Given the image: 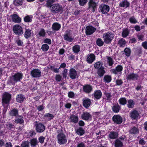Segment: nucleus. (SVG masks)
Listing matches in <instances>:
<instances>
[{
    "mask_svg": "<svg viewBox=\"0 0 147 147\" xmlns=\"http://www.w3.org/2000/svg\"><path fill=\"white\" fill-rule=\"evenodd\" d=\"M46 6L47 7H50L51 12L54 14H57L59 12L61 13L63 11L62 6L58 3L51 4L49 5L47 2H46Z\"/></svg>",
    "mask_w": 147,
    "mask_h": 147,
    "instance_id": "f257e3e1",
    "label": "nucleus"
},
{
    "mask_svg": "<svg viewBox=\"0 0 147 147\" xmlns=\"http://www.w3.org/2000/svg\"><path fill=\"white\" fill-rule=\"evenodd\" d=\"M114 33L111 31L105 33L102 35V38L105 43L106 44H110L115 38Z\"/></svg>",
    "mask_w": 147,
    "mask_h": 147,
    "instance_id": "f03ea898",
    "label": "nucleus"
},
{
    "mask_svg": "<svg viewBox=\"0 0 147 147\" xmlns=\"http://www.w3.org/2000/svg\"><path fill=\"white\" fill-rule=\"evenodd\" d=\"M13 30L15 34L19 36H21L24 33L23 28L19 24L14 25L13 26Z\"/></svg>",
    "mask_w": 147,
    "mask_h": 147,
    "instance_id": "7ed1b4c3",
    "label": "nucleus"
},
{
    "mask_svg": "<svg viewBox=\"0 0 147 147\" xmlns=\"http://www.w3.org/2000/svg\"><path fill=\"white\" fill-rule=\"evenodd\" d=\"M57 138L58 143L60 145L64 144L67 142L66 135L63 133L58 134Z\"/></svg>",
    "mask_w": 147,
    "mask_h": 147,
    "instance_id": "20e7f679",
    "label": "nucleus"
},
{
    "mask_svg": "<svg viewBox=\"0 0 147 147\" xmlns=\"http://www.w3.org/2000/svg\"><path fill=\"white\" fill-rule=\"evenodd\" d=\"M11 97V95L7 92H5L2 98V103L3 105L9 104Z\"/></svg>",
    "mask_w": 147,
    "mask_h": 147,
    "instance_id": "39448f33",
    "label": "nucleus"
},
{
    "mask_svg": "<svg viewBox=\"0 0 147 147\" xmlns=\"http://www.w3.org/2000/svg\"><path fill=\"white\" fill-rule=\"evenodd\" d=\"M100 11L103 14H105L109 12L110 10L109 7L104 3L101 4L99 7Z\"/></svg>",
    "mask_w": 147,
    "mask_h": 147,
    "instance_id": "423d86ee",
    "label": "nucleus"
},
{
    "mask_svg": "<svg viewBox=\"0 0 147 147\" xmlns=\"http://www.w3.org/2000/svg\"><path fill=\"white\" fill-rule=\"evenodd\" d=\"M129 114L130 118L133 120L138 121L140 118L139 113L136 110L131 111Z\"/></svg>",
    "mask_w": 147,
    "mask_h": 147,
    "instance_id": "0eeeda50",
    "label": "nucleus"
},
{
    "mask_svg": "<svg viewBox=\"0 0 147 147\" xmlns=\"http://www.w3.org/2000/svg\"><path fill=\"white\" fill-rule=\"evenodd\" d=\"M96 30V28L92 26H88L86 27L85 33L87 36L93 34Z\"/></svg>",
    "mask_w": 147,
    "mask_h": 147,
    "instance_id": "6e6552de",
    "label": "nucleus"
},
{
    "mask_svg": "<svg viewBox=\"0 0 147 147\" xmlns=\"http://www.w3.org/2000/svg\"><path fill=\"white\" fill-rule=\"evenodd\" d=\"M88 9L94 12L97 9V4L93 0H90L88 3Z\"/></svg>",
    "mask_w": 147,
    "mask_h": 147,
    "instance_id": "1a4fd4ad",
    "label": "nucleus"
},
{
    "mask_svg": "<svg viewBox=\"0 0 147 147\" xmlns=\"http://www.w3.org/2000/svg\"><path fill=\"white\" fill-rule=\"evenodd\" d=\"M35 129L36 131L38 133L43 132L45 129L44 125L41 123H37L35 125Z\"/></svg>",
    "mask_w": 147,
    "mask_h": 147,
    "instance_id": "9d476101",
    "label": "nucleus"
},
{
    "mask_svg": "<svg viewBox=\"0 0 147 147\" xmlns=\"http://www.w3.org/2000/svg\"><path fill=\"white\" fill-rule=\"evenodd\" d=\"M112 121L116 124H120L123 122V118L119 115H114L112 118Z\"/></svg>",
    "mask_w": 147,
    "mask_h": 147,
    "instance_id": "9b49d317",
    "label": "nucleus"
},
{
    "mask_svg": "<svg viewBox=\"0 0 147 147\" xmlns=\"http://www.w3.org/2000/svg\"><path fill=\"white\" fill-rule=\"evenodd\" d=\"M31 76L33 78H39L41 76V72L40 70L38 69H34L30 73Z\"/></svg>",
    "mask_w": 147,
    "mask_h": 147,
    "instance_id": "f8f14e48",
    "label": "nucleus"
},
{
    "mask_svg": "<svg viewBox=\"0 0 147 147\" xmlns=\"http://www.w3.org/2000/svg\"><path fill=\"white\" fill-rule=\"evenodd\" d=\"M23 74L22 73L17 72L12 76L15 82H20L23 78Z\"/></svg>",
    "mask_w": 147,
    "mask_h": 147,
    "instance_id": "ddd939ff",
    "label": "nucleus"
},
{
    "mask_svg": "<svg viewBox=\"0 0 147 147\" xmlns=\"http://www.w3.org/2000/svg\"><path fill=\"white\" fill-rule=\"evenodd\" d=\"M13 22L16 23H20L21 21V19L18 15L14 14L10 15Z\"/></svg>",
    "mask_w": 147,
    "mask_h": 147,
    "instance_id": "4468645a",
    "label": "nucleus"
},
{
    "mask_svg": "<svg viewBox=\"0 0 147 147\" xmlns=\"http://www.w3.org/2000/svg\"><path fill=\"white\" fill-rule=\"evenodd\" d=\"M139 77L138 74L134 73H131L128 75L126 77L127 80H137Z\"/></svg>",
    "mask_w": 147,
    "mask_h": 147,
    "instance_id": "2eb2a0df",
    "label": "nucleus"
},
{
    "mask_svg": "<svg viewBox=\"0 0 147 147\" xmlns=\"http://www.w3.org/2000/svg\"><path fill=\"white\" fill-rule=\"evenodd\" d=\"M81 118L84 120L88 121L92 117V115L87 112H83L81 116Z\"/></svg>",
    "mask_w": 147,
    "mask_h": 147,
    "instance_id": "dca6fc26",
    "label": "nucleus"
},
{
    "mask_svg": "<svg viewBox=\"0 0 147 147\" xmlns=\"http://www.w3.org/2000/svg\"><path fill=\"white\" fill-rule=\"evenodd\" d=\"M69 76L70 78L72 79H75L77 76V71L74 68L70 69L69 71Z\"/></svg>",
    "mask_w": 147,
    "mask_h": 147,
    "instance_id": "f3484780",
    "label": "nucleus"
},
{
    "mask_svg": "<svg viewBox=\"0 0 147 147\" xmlns=\"http://www.w3.org/2000/svg\"><path fill=\"white\" fill-rule=\"evenodd\" d=\"M96 56L93 53H91L87 56L86 61L88 63L91 64L95 60Z\"/></svg>",
    "mask_w": 147,
    "mask_h": 147,
    "instance_id": "a211bd4d",
    "label": "nucleus"
},
{
    "mask_svg": "<svg viewBox=\"0 0 147 147\" xmlns=\"http://www.w3.org/2000/svg\"><path fill=\"white\" fill-rule=\"evenodd\" d=\"M82 105L85 108L89 107L91 105V100L88 98L83 99L82 100Z\"/></svg>",
    "mask_w": 147,
    "mask_h": 147,
    "instance_id": "6ab92c4d",
    "label": "nucleus"
},
{
    "mask_svg": "<svg viewBox=\"0 0 147 147\" xmlns=\"http://www.w3.org/2000/svg\"><path fill=\"white\" fill-rule=\"evenodd\" d=\"M102 94V93L101 90H96L94 92L92 95H93L94 99L97 100L101 98Z\"/></svg>",
    "mask_w": 147,
    "mask_h": 147,
    "instance_id": "aec40b11",
    "label": "nucleus"
},
{
    "mask_svg": "<svg viewBox=\"0 0 147 147\" xmlns=\"http://www.w3.org/2000/svg\"><path fill=\"white\" fill-rule=\"evenodd\" d=\"M83 91L86 93H89L92 90V86L89 84H86L83 86Z\"/></svg>",
    "mask_w": 147,
    "mask_h": 147,
    "instance_id": "412c9836",
    "label": "nucleus"
},
{
    "mask_svg": "<svg viewBox=\"0 0 147 147\" xmlns=\"http://www.w3.org/2000/svg\"><path fill=\"white\" fill-rule=\"evenodd\" d=\"M14 122L17 124H22L24 122L23 117L21 115H18L16 117Z\"/></svg>",
    "mask_w": 147,
    "mask_h": 147,
    "instance_id": "4be33fe9",
    "label": "nucleus"
},
{
    "mask_svg": "<svg viewBox=\"0 0 147 147\" xmlns=\"http://www.w3.org/2000/svg\"><path fill=\"white\" fill-rule=\"evenodd\" d=\"M123 69V67L122 66L119 65L116 66L115 69H113L111 70V71L113 74H117L118 72H121Z\"/></svg>",
    "mask_w": 147,
    "mask_h": 147,
    "instance_id": "5701e85b",
    "label": "nucleus"
},
{
    "mask_svg": "<svg viewBox=\"0 0 147 147\" xmlns=\"http://www.w3.org/2000/svg\"><path fill=\"white\" fill-rule=\"evenodd\" d=\"M9 114V115L12 117H16L19 115L18 110L16 108H14L10 110Z\"/></svg>",
    "mask_w": 147,
    "mask_h": 147,
    "instance_id": "b1692460",
    "label": "nucleus"
},
{
    "mask_svg": "<svg viewBox=\"0 0 147 147\" xmlns=\"http://www.w3.org/2000/svg\"><path fill=\"white\" fill-rule=\"evenodd\" d=\"M63 38L66 41L69 42H71L73 40L74 38L70 36L69 33H67L64 35Z\"/></svg>",
    "mask_w": 147,
    "mask_h": 147,
    "instance_id": "393cba45",
    "label": "nucleus"
},
{
    "mask_svg": "<svg viewBox=\"0 0 147 147\" xmlns=\"http://www.w3.org/2000/svg\"><path fill=\"white\" fill-rule=\"evenodd\" d=\"M113 111L115 113H118L121 109V107L118 103L115 104L112 108Z\"/></svg>",
    "mask_w": 147,
    "mask_h": 147,
    "instance_id": "a878e982",
    "label": "nucleus"
},
{
    "mask_svg": "<svg viewBox=\"0 0 147 147\" xmlns=\"http://www.w3.org/2000/svg\"><path fill=\"white\" fill-rule=\"evenodd\" d=\"M129 132L130 134H136L139 133V129L138 127L134 126L131 127Z\"/></svg>",
    "mask_w": 147,
    "mask_h": 147,
    "instance_id": "bb28decb",
    "label": "nucleus"
},
{
    "mask_svg": "<svg viewBox=\"0 0 147 147\" xmlns=\"http://www.w3.org/2000/svg\"><path fill=\"white\" fill-rule=\"evenodd\" d=\"M25 99L24 96L22 94H18L17 95L16 98V102L20 103L23 102Z\"/></svg>",
    "mask_w": 147,
    "mask_h": 147,
    "instance_id": "cd10ccee",
    "label": "nucleus"
},
{
    "mask_svg": "<svg viewBox=\"0 0 147 147\" xmlns=\"http://www.w3.org/2000/svg\"><path fill=\"white\" fill-rule=\"evenodd\" d=\"M119 5L121 7L127 8L129 7L130 3L127 0H125L120 2Z\"/></svg>",
    "mask_w": 147,
    "mask_h": 147,
    "instance_id": "c85d7f7f",
    "label": "nucleus"
},
{
    "mask_svg": "<svg viewBox=\"0 0 147 147\" xmlns=\"http://www.w3.org/2000/svg\"><path fill=\"white\" fill-rule=\"evenodd\" d=\"M127 106L129 109H132L134 106L135 103L134 101L132 99H130L128 100L127 101Z\"/></svg>",
    "mask_w": 147,
    "mask_h": 147,
    "instance_id": "c756f323",
    "label": "nucleus"
},
{
    "mask_svg": "<svg viewBox=\"0 0 147 147\" xmlns=\"http://www.w3.org/2000/svg\"><path fill=\"white\" fill-rule=\"evenodd\" d=\"M69 119L70 122L75 124L78 123V117L74 114H72L70 116Z\"/></svg>",
    "mask_w": 147,
    "mask_h": 147,
    "instance_id": "7c9ffc66",
    "label": "nucleus"
},
{
    "mask_svg": "<svg viewBox=\"0 0 147 147\" xmlns=\"http://www.w3.org/2000/svg\"><path fill=\"white\" fill-rule=\"evenodd\" d=\"M32 30L29 29H25V31L24 33V37L26 39H28L31 37Z\"/></svg>",
    "mask_w": 147,
    "mask_h": 147,
    "instance_id": "2f4dec72",
    "label": "nucleus"
},
{
    "mask_svg": "<svg viewBox=\"0 0 147 147\" xmlns=\"http://www.w3.org/2000/svg\"><path fill=\"white\" fill-rule=\"evenodd\" d=\"M29 142L31 147H35L38 145V142L36 138H34L31 139Z\"/></svg>",
    "mask_w": 147,
    "mask_h": 147,
    "instance_id": "473e14b6",
    "label": "nucleus"
},
{
    "mask_svg": "<svg viewBox=\"0 0 147 147\" xmlns=\"http://www.w3.org/2000/svg\"><path fill=\"white\" fill-rule=\"evenodd\" d=\"M105 67H102L97 70V74L100 77H102L103 76L105 73V71L104 70Z\"/></svg>",
    "mask_w": 147,
    "mask_h": 147,
    "instance_id": "72a5a7b5",
    "label": "nucleus"
},
{
    "mask_svg": "<svg viewBox=\"0 0 147 147\" xmlns=\"http://www.w3.org/2000/svg\"><path fill=\"white\" fill-rule=\"evenodd\" d=\"M61 25L57 22L54 23L52 25V29L55 31H58L61 28Z\"/></svg>",
    "mask_w": 147,
    "mask_h": 147,
    "instance_id": "f704fd0d",
    "label": "nucleus"
},
{
    "mask_svg": "<svg viewBox=\"0 0 147 147\" xmlns=\"http://www.w3.org/2000/svg\"><path fill=\"white\" fill-rule=\"evenodd\" d=\"M118 134L116 132L114 131H111L109 135V138L112 139H114L118 137Z\"/></svg>",
    "mask_w": 147,
    "mask_h": 147,
    "instance_id": "c9c22d12",
    "label": "nucleus"
},
{
    "mask_svg": "<svg viewBox=\"0 0 147 147\" xmlns=\"http://www.w3.org/2000/svg\"><path fill=\"white\" fill-rule=\"evenodd\" d=\"M129 34V31L127 28H124L122 32V36L123 38H126Z\"/></svg>",
    "mask_w": 147,
    "mask_h": 147,
    "instance_id": "e433bc0d",
    "label": "nucleus"
},
{
    "mask_svg": "<svg viewBox=\"0 0 147 147\" xmlns=\"http://www.w3.org/2000/svg\"><path fill=\"white\" fill-rule=\"evenodd\" d=\"M126 43V41L125 39L123 38H121L118 41V44L120 47H123L125 46Z\"/></svg>",
    "mask_w": 147,
    "mask_h": 147,
    "instance_id": "4c0bfd02",
    "label": "nucleus"
},
{
    "mask_svg": "<svg viewBox=\"0 0 147 147\" xmlns=\"http://www.w3.org/2000/svg\"><path fill=\"white\" fill-rule=\"evenodd\" d=\"M77 134L80 136L83 135L85 134V131L81 127H80L76 131Z\"/></svg>",
    "mask_w": 147,
    "mask_h": 147,
    "instance_id": "58836bf2",
    "label": "nucleus"
},
{
    "mask_svg": "<svg viewBox=\"0 0 147 147\" xmlns=\"http://www.w3.org/2000/svg\"><path fill=\"white\" fill-rule=\"evenodd\" d=\"M119 104L122 105H124L127 104V100L125 97H121L119 100Z\"/></svg>",
    "mask_w": 147,
    "mask_h": 147,
    "instance_id": "ea45409f",
    "label": "nucleus"
},
{
    "mask_svg": "<svg viewBox=\"0 0 147 147\" xmlns=\"http://www.w3.org/2000/svg\"><path fill=\"white\" fill-rule=\"evenodd\" d=\"M24 0H13V4L16 6H20L22 5Z\"/></svg>",
    "mask_w": 147,
    "mask_h": 147,
    "instance_id": "a19ab883",
    "label": "nucleus"
},
{
    "mask_svg": "<svg viewBox=\"0 0 147 147\" xmlns=\"http://www.w3.org/2000/svg\"><path fill=\"white\" fill-rule=\"evenodd\" d=\"M104 41H103L102 39L98 38L96 40V43L97 46L99 47L102 46L104 44Z\"/></svg>",
    "mask_w": 147,
    "mask_h": 147,
    "instance_id": "79ce46f5",
    "label": "nucleus"
},
{
    "mask_svg": "<svg viewBox=\"0 0 147 147\" xmlns=\"http://www.w3.org/2000/svg\"><path fill=\"white\" fill-rule=\"evenodd\" d=\"M72 50L75 53H78L80 51V47L78 45H75L72 47Z\"/></svg>",
    "mask_w": 147,
    "mask_h": 147,
    "instance_id": "37998d69",
    "label": "nucleus"
},
{
    "mask_svg": "<svg viewBox=\"0 0 147 147\" xmlns=\"http://www.w3.org/2000/svg\"><path fill=\"white\" fill-rule=\"evenodd\" d=\"M107 62L109 66H112L114 64V61L111 57L108 56L107 58Z\"/></svg>",
    "mask_w": 147,
    "mask_h": 147,
    "instance_id": "c03bdc74",
    "label": "nucleus"
},
{
    "mask_svg": "<svg viewBox=\"0 0 147 147\" xmlns=\"http://www.w3.org/2000/svg\"><path fill=\"white\" fill-rule=\"evenodd\" d=\"M44 117L45 118H47L48 121H49L53 119L54 116L53 114L49 113H47L45 114Z\"/></svg>",
    "mask_w": 147,
    "mask_h": 147,
    "instance_id": "a18cd8bd",
    "label": "nucleus"
},
{
    "mask_svg": "<svg viewBox=\"0 0 147 147\" xmlns=\"http://www.w3.org/2000/svg\"><path fill=\"white\" fill-rule=\"evenodd\" d=\"M102 65V62L98 61L95 63L94 65V67L96 69H98L102 67H104Z\"/></svg>",
    "mask_w": 147,
    "mask_h": 147,
    "instance_id": "49530a36",
    "label": "nucleus"
},
{
    "mask_svg": "<svg viewBox=\"0 0 147 147\" xmlns=\"http://www.w3.org/2000/svg\"><path fill=\"white\" fill-rule=\"evenodd\" d=\"M123 51L125 53V55L127 57H129L130 56L131 54V51L129 48L126 47Z\"/></svg>",
    "mask_w": 147,
    "mask_h": 147,
    "instance_id": "de8ad7c7",
    "label": "nucleus"
},
{
    "mask_svg": "<svg viewBox=\"0 0 147 147\" xmlns=\"http://www.w3.org/2000/svg\"><path fill=\"white\" fill-rule=\"evenodd\" d=\"M32 18L30 16L27 15L24 18V20L25 22H30L32 21Z\"/></svg>",
    "mask_w": 147,
    "mask_h": 147,
    "instance_id": "09e8293b",
    "label": "nucleus"
},
{
    "mask_svg": "<svg viewBox=\"0 0 147 147\" xmlns=\"http://www.w3.org/2000/svg\"><path fill=\"white\" fill-rule=\"evenodd\" d=\"M136 53L137 55L140 56V55L142 53V49L140 47H138L136 49Z\"/></svg>",
    "mask_w": 147,
    "mask_h": 147,
    "instance_id": "8fccbe9b",
    "label": "nucleus"
},
{
    "mask_svg": "<svg viewBox=\"0 0 147 147\" xmlns=\"http://www.w3.org/2000/svg\"><path fill=\"white\" fill-rule=\"evenodd\" d=\"M104 80L105 82L107 83H109L110 82L111 80V76L108 75H105L104 76Z\"/></svg>",
    "mask_w": 147,
    "mask_h": 147,
    "instance_id": "3c124183",
    "label": "nucleus"
},
{
    "mask_svg": "<svg viewBox=\"0 0 147 147\" xmlns=\"http://www.w3.org/2000/svg\"><path fill=\"white\" fill-rule=\"evenodd\" d=\"M16 83V82H15L14 80V79L13 78V77L12 76L10 77L9 78L7 82V83L9 85H11L13 84H15Z\"/></svg>",
    "mask_w": 147,
    "mask_h": 147,
    "instance_id": "603ef678",
    "label": "nucleus"
},
{
    "mask_svg": "<svg viewBox=\"0 0 147 147\" xmlns=\"http://www.w3.org/2000/svg\"><path fill=\"white\" fill-rule=\"evenodd\" d=\"M49 45L46 44H43L41 48V49L44 52L47 51L49 49Z\"/></svg>",
    "mask_w": 147,
    "mask_h": 147,
    "instance_id": "864d4df0",
    "label": "nucleus"
},
{
    "mask_svg": "<svg viewBox=\"0 0 147 147\" xmlns=\"http://www.w3.org/2000/svg\"><path fill=\"white\" fill-rule=\"evenodd\" d=\"M38 34L40 37H44L46 35L45 30L43 28H41Z\"/></svg>",
    "mask_w": 147,
    "mask_h": 147,
    "instance_id": "5fc2aeb1",
    "label": "nucleus"
},
{
    "mask_svg": "<svg viewBox=\"0 0 147 147\" xmlns=\"http://www.w3.org/2000/svg\"><path fill=\"white\" fill-rule=\"evenodd\" d=\"M21 147H29V142L28 141H23L21 145Z\"/></svg>",
    "mask_w": 147,
    "mask_h": 147,
    "instance_id": "6e6d98bb",
    "label": "nucleus"
},
{
    "mask_svg": "<svg viewBox=\"0 0 147 147\" xmlns=\"http://www.w3.org/2000/svg\"><path fill=\"white\" fill-rule=\"evenodd\" d=\"M129 21L131 23L133 24H135L137 22V21L134 16L129 18Z\"/></svg>",
    "mask_w": 147,
    "mask_h": 147,
    "instance_id": "4d7b16f0",
    "label": "nucleus"
},
{
    "mask_svg": "<svg viewBox=\"0 0 147 147\" xmlns=\"http://www.w3.org/2000/svg\"><path fill=\"white\" fill-rule=\"evenodd\" d=\"M123 83L122 80L120 79H117L116 80V86H119L121 85Z\"/></svg>",
    "mask_w": 147,
    "mask_h": 147,
    "instance_id": "13d9d810",
    "label": "nucleus"
},
{
    "mask_svg": "<svg viewBox=\"0 0 147 147\" xmlns=\"http://www.w3.org/2000/svg\"><path fill=\"white\" fill-rule=\"evenodd\" d=\"M105 96L106 97L107 100H111V92L105 93Z\"/></svg>",
    "mask_w": 147,
    "mask_h": 147,
    "instance_id": "bf43d9fd",
    "label": "nucleus"
},
{
    "mask_svg": "<svg viewBox=\"0 0 147 147\" xmlns=\"http://www.w3.org/2000/svg\"><path fill=\"white\" fill-rule=\"evenodd\" d=\"M15 42L19 46H22L23 45V41L20 40L19 38V39L16 41Z\"/></svg>",
    "mask_w": 147,
    "mask_h": 147,
    "instance_id": "052dcab7",
    "label": "nucleus"
},
{
    "mask_svg": "<svg viewBox=\"0 0 147 147\" xmlns=\"http://www.w3.org/2000/svg\"><path fill=\"white\" fill-rule=\"evenodd\" d=\"M43 42L44 43L48 44L49 45H50L51 44V40L49 38H45Z\"/></svg>",
    "mask_w": 147,
    "mask_h": 147,
    "instance_id": "680f3d73",
    "label": "nucleus"
},
{
    "mask_svg": "<svg viewBox=\"0 0 147 147\" xmlns=\"http://www.w3.org/2000/svg\"><path fill=\"white\" fill-rule=\"evenodd\" d=\"M75 96L74 93L72 91H70L68 92V96L71 98H73Z\"/></svg>",
    "mask_w": 147,
    "mask_h": 147,
    "instance_id": "e2e57ef3",
    "label": "nucleus"
},
{
    "mask_svg": "<svg viewBox=\"0 0 147 147\" xmlns=\"http://www.w3.org/2000/svg\"><path fill=\"white\" fill-rule=\"evenodd\" d=\"M80 5L84 6L86 4L87 1V0H79Z\"/></svg>",
    "mask_w": 147,
    "mask_h": 147,
    "instance_id": "0e129e2a",
    "label": "nucleus"
},
{
    "mask_svg": "<svg viewBox=\"0 0 147 147\" xmlns=\"http://www.w3.org/2000/svg\"><path fill=\"white\" fill-rule=\"evenodd\" d=\"M62 78V77L59 74H57L55 77V80L57 82L60 81Z\"/></svg>",
    "mask_w": 147,
    "mask_h": 147,
    "instance_id": "69168bd1",
    "label": "nucleus"
},
{
    "mask_svg": "<svg viewBox=\"0 0 147 147\" xmlns=\"http://www.w3.org/2000/svg\"><path fill=\"white\" fill-rule=\"evenodd\" d=\"M67 69H65L62 73V75L64 78H65L67 77Z\"/></svg>",
    "mask_w": 147,
    "mask_h": 147,
    "instance_id": "338daca9",
    "label": "nucleus"
},
{
    "mask_svg": "<svg viewBox=\"0 0 147 147\" xmlns=\"http://www.w3.org/2000/svg\"><path fill=\"white\" fill-rule=\"evenodd\" d=\"M142 45L144 49L147 50V41L143 42L142 44Z\"/></svg>",
    "mask_w": 147,
    "mask_h": 147,
    "instance_id": "774afa93",
    "label": "nucleus"
}]
</instances>
